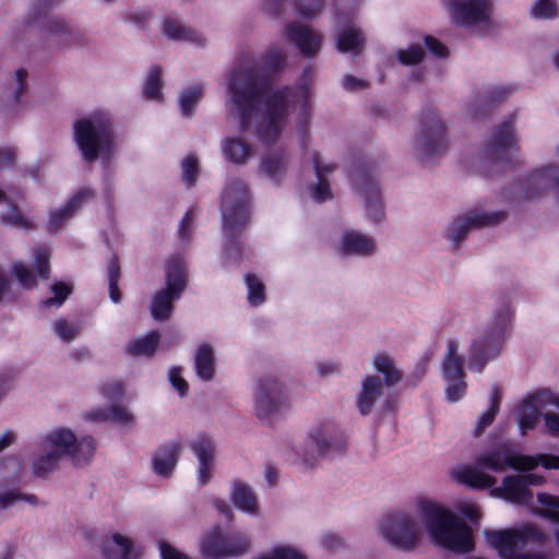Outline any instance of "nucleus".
<instances>
[{"mask_svg":"<svg viewBox=\"0 0 559 559\" xmlns=\"http://www.w3.org/2000/svg\"><path fill=\"white\" fill-rule=\"evenodd\" d=\"M504 218V212L486 213L472 211L464 216H457L453 219L447 237L454 243L455 249H457L460 242L465 239L471 228L497 225Z\"/></svg>","mask_w":559,"mask_h":559,"instance_id":"nucleus-16","label":"nucleus"},{"mask_svg":"<svg viewBox=\"0 0 559 559\" xmlns=\"http://www.w3.org/2000/svg\"><path fill=\"white\" fill-rule=\"evenodd\" d=\"M374 241L355 230H347L342 236V250L346 254L369 255L374 251Z\"/></svg>","mask_w":559,"mask_h":559,"instance_id":"nucleus-27","label":"nucleus"},{"mask_svg":"<svg viewBox=\"0 0 559 559\" xmlns=\"http://www.w3.org/2000/svg\"><path fill=\"white\" fill-rule=\"evenodd\" d=\"M74 140L85 162L92 163L112 145V131L108 119L94 116L74 122Z\"/></svg>","mask_w":559,"mask_h":559,"instance_id":"nucleus-6","label":"nucleus"},{"mask_svg":"<svg viewBox=\"0 0 559 559\" xmlns=\"http://www.w3.org/2000/svg\"><path fill=\"white\" fill-rule=\"evenodd\" d=\"M56 334L64 342L73 341L78 335V329L69 324L66 319H59L55 322Z\"/></svg>","mask_w":559,"mask_h":559,"instance_id":"nucleus-59","label":"nucleus"},{"mask_svg":"<svg viewBox=\"0 0 559 559\" xmlns=\"http://www.w3.org/2000/svg\"><path fill=\"white\" fill-rule=\"evenodd\" d=\"M57 0H38L31 10L27 25L32 26L50 11Z\"/></svg>","mask_w":559,"mask_h":559,"instance_id":"nucleus-58","label":"nucleus"},{"mask_svg":"<svg viewBox=\"0 0 559 559\" xmlns=\"http://www.w3.org/2000/svg\"><path fill=\"white\" fill-rule=\"evenodd\" d=\"M532 15L537 19H555L558 15L557 3L552 0H537L532 9Z\"/></svg>","mask_w":559,"mask_h":559,"instance_id":"nucleus-52","label":"nucleus"},{"mask_svg":"<svg viewBox=\"0 0 559 559\" xmlns=\"http://www.w3.org/2000/svg\"><path fill=\"white\" fill-rule=\"evenodd\" d=\"M13 273L16 276L19 283L26 289L34 288L37 285V281L32 271L22 262L13 264Z\"/></svg>","mask_w":559,"mask_h":559,"instance_id":"nucleus-54","label":"nucleus"},{"mask_svg":"<svg viewBox=\"0 0 559 559\" xmlns=\"http://www.w3.org/2000/svg\"><path fill=\"white\" fill-rule=\"evenodd\" d=\"M192 451L199 460V481L201 485H205L212 478V468L215 459V449L212 439L206 436L198 437L192 443Z\"/></svg>","mask_w":559,"mask_h":559,"instance_id":"nucleus-24","label":"nucleus"},{"mask_svg":"<svg viewBox=\"0 0 559 559\" xmlns=\"http://www.w3.org/2000/svg\"><path fill=\"white\" fill-rule=\"evenodd\" d=\"M250 542L241 535H224L219 528H214L202 542V552L212 559H223L243 556L249 551Z\"/></svg>","mask_w":559,"mask_h":559,"instance_id":"nucleus-14","label":"nucleus"},{"mask_svg":"<svg viewBox=\"0 0 559 559\" xmlns=\"http://www.w3.org/2000/svg\"><path fill=\"white\" fill-rule=\"evenodd\" d=\"M512 88L508 86H493L490 87L484 97V100L490 107H495L499 103L506 100L511 95Z\"/></svg>","mask_w":559,"mask_h":559,"instance_id":"nucleus-56","label":"nucleus"},{"mask_svg":"<svg viewBox=\"0 0 559 559\" xmlns=\"http://www.w3.org/2000/svg\"><path fill=\"white\" fill-rule=\"evenodd\" d=\"M286 37L305 57H314L321 49L322 37L312 28L297 22L287 24Z\"/></svg>","mask_w":559,"mask_h":559,"instance_id":"nucleus-20","label":"nucleus"},{"mask_svg":"<svg viewBox=\"0 0 559 559\" xmlns=\"http://www.w3.org/2000/svg\"><path fill=\"white\" fill-rule=\"evenodd\" d=\"M539 418L538 399L534 395L525 399L519 406L518 425L521 435L533 430Z\"/></svg>","mask_w":559,"mask_h":559,"instance_id":"nucleus-31","label":"nucleus"},{"mask_svg":"<svg viewBox=\"0 0 559 559\" xmlns=\"http://www.w3.org/2000/svg\"><path fill=\"white\" fill-rule=\"evenodd\" d=\"M522 457L523 454L513 451L507 445H500L493 451L478 455L475 462L478 467L497 473L503 472L506 467L522 472Z\"/></svg>","mask_w":559,"mask_h":559,"instance_id":"nucleus-19","label":"nucleus"},{"mask_svg":"<svg viewBox=\"0 0 559 559\" xmlns=\"http://www.w3.org/2000/svg\"><path fill=\"white\" fill-rule=\"evenodd\" d=\"M50 251L45 246H39L34 249V265L37 272V275L47 280L50 275Z\"/></svg>","mask_w":559,"mask_h":559,"instance_id":"nucleus-48","label":"nucleus"},{"mask_svg":"<svg viewBox=\"0 0 559 559\" xmlns=\"http://www.w3.org/2000/svg\"><path fill=\"white\" fill-rule=\"evenodd\" d=\"M223 152L229 162L241 165L252 153V146L240 138H227L223 144Z\"/></svg>","mask_w":559,"mask_h":559,"instance_id":"nucleus-33","label":"nucleus"},{"mask_svg":"<svg viewBox=\"0 0 559 559\" xmlns=\"http://www.w3.org/2000/svg\"><path fill=\"white\" fill-rule=\"evenodd\" d=\"M72 286L64 282H56L51 286V292L53 293V297L46 298L41 301V306L45 308L49 307H60L68 297L72 294Z\"/></svg>","mask_w":559,"mask_h":559,"instance_id":"nucleus-47","label":"nucleus"},{"mask_svg":"<svg viewBox=\"0 0 559 559\" xmlns=\"http://www.w3.org/2000/svg\"><path fill=\"white\" fill-rule=\"evenodd\" d=\"M93 198H95L94 190L86 187L79 189L62 207L49 213L48 230L50 233L58 231L84 203Z\"/></svg>","mask_w":559,"mask_h":559,"instance_id":"nucleus-21","label":"nucleus"},{"mask_svg":"<svg viewBox=\"0 0 559 559\" xmlns=\"http://www.w3.org/2000/svg\"><path fill=\"white\" fill-rule=\"evenodd\" d=\"M492 493L511 503L528 506L533 501V492L525 487L521 475H508L499 487L492 489Z\"/></svg>","mask_w":559,"mask_h":559,"instance_id":"nucleus-22","label":"nucleus"},{"mask_svg":"<svg viewBox=\"0 0 559 559\" xmlns=\"http://www.w3.org/2000/svg\"><path fill=\"white\" fill-rule=\"evenodd\" d=\"M235 506L247 512L257 510V499L252 490L242 483H235L233 495Z\"/></svg>","mask_w":559,"mask_h":559,"instance_id":"nucleus-37","label":"nucleus"},{"mask_svg":"<svg viewBox=\"0 0 559 559\" xmlns=\"http://www.w3.org/2000/svg\"><path fill=\"white\" fill-rule=\"evenodd\" d=\"M194 368L197 376L203 381H211L215 376V357L213 347L203 343L199 345L195 357Z\"/></svg>","mask_w":559,"mask_h":559,"instance_id":"nucleus-30","label":"nucleus"},{"mask_svg":"<svg viewBox=\"0 0 559 559\" xmlns=\"http://www.w3.org/2000/svg\"><path fill=\"white\" fill-rule=\"evenodd\" d=\"M263 63L270 72L278 73L285 64V57L278 49H271L264 55Z\"/></svg>","mask_w":559,"mask_h":559,"instance_id":"nucleus-57","label":"nucleus"},{"mask_svg":"<svg viewBox=\"0 0 559 559\" xmlns=\"http://www.w3.org/2000/svg\"><path fill=\"white\" fill-rule=\"evenodd\" d=\"M537 501L547 509L544 514L556 523H559V496L547 492L537 493Z\"/></svg>","mask_w":559,"mask_h":559,"instance_id":"nucleus-49","label":"nucleus"},{"mask_svg":"<svg viewBox=\"0 0 559 559\" xmlns=\"http://www.w3.org/2000/svg\"><path fill=\"white\" fill-rule=\"evenodd\" d=\"M273 78L255 69L234 70L228 83V94L237 108L239 127L246 132L258 112L262 97H265L264 121L257 129L258 139L267 145L274 144L286 120L290 88L283 86L274 92Z\"/></svg>","mask_w":559,"mask_h":559,"instance_id":"nucleus-1","label":"nucleus"},{"mask_svg":"<svg viewBox=\"0 0 559 559\" xmlns=\"http://www.w3.org/2000/svg\"><path fill=\"white\" fill-rule=\"evenodd\" d=\"M288 160L287 152L281 148L267 154L262 159L260 167L270 180L280 185L287 170Z\"/></svg>","mask_w":559,"mask_h":559,"instance_id":"nucleus-25","label":"nucleus"},{"mask_svg":"<svg viewBox=\"0 0 559 559\" xmlns=\"http://www.w3.org/2000/svg\"><path fill=\"white\" fill-rule=\"evenodd\" d=\"M45 444L60 449L64 455L71 456L75 465L87 464L93 457L96 443L92 436H83L78 440L76 436L68 428H59L45 438Z\"/></svg>","mask_w":559,"mask_h":559,"instance_id":"nucleus-10","label":"nucleus"},{"mask_svg":"<svg viewBox=\"0 0 559 559\" xmlns=\"http://www.w3.org/2000/svg\"><path fill=\"white\" fill-rule=\"evenodd\" d=\"M417 141L423 163L429 157L444 154L448 148L447 128L432 107L423 110Z\"/></svg>","mask_w":559,"mask_h":559,"instance_id":"nucleus-9","label":"nucleus"},{"mask_svg":"<svg viewBox=\"0 0 559 559\" xmlns=\"http://www.w3.org/2000/svg\"><path fill=\"white\" fill-rule=\"evenodd\" d=\"M143 96L150 100L162 99V68L152 67L143 88Z\"/></svg>","mask_w":559,"mask_h":559,"instance_id":"nucleus-42","label":"nucleus"},{"mask_svg":"<svg viewBox=\"0 0 559 559\" xmlns=\"http://www.w3.org/2000/svg\"><path fill=\"white\" fill-rule=\"evenodd\" d=\"M107 276L109 284V298L111 299L112 302L119 304L122 299V294L119 288L121 269L119 260L116 255H114L108 262Z\"/></svg>","mask_w":559,"mask_h":559,"instance_id":"nucleus-41","label":"nucleus"},{"mask_svg":"<svg viewBox=\"0 0 559 559\" xmlns=\"http://www.w3.org/2000/svg\"><path fill=\"white\" fill-rule=\"evenodd\" d=\"M417 507L436 546L460 555L474 551L473 532L463 519L427 499L418 500Z\"/></svg>","mask_w":559,"mask_h":559,"instance_id":"nucleus-2","label":"nucleus"},{"mask_svg":"<svg viewBox=\"0 0 559 559\" xmlns=\"http://www.w3.org/2000/svg\"><path fill=\"white\" fill-rule=\"evenodd\" d=\"M166 287L152 297L151 314L157 321L169 319L174 302L180 299L187 288L188 277L185 262L180 257L169 259L165 264Z\"/></svg>","mask_w":559,"mask_h":559,"instance_id":"nucleus-5","label":"nucleus"},{"mask_svg":"<svg viewBox=\"0 0 559 559\" xmlns=\"http://www.w3.org/2000/svg\"><path fill=\"white\" fill-rule=\"evenodd\" d=\"M88 418L94 421H114L121 425L130 424L133 419L131 414L118 405L94 411L88 414Z\"/></svg>","mask_w":559,"mask_h":559,"instance_id":"nucleus-36","label":"nucleus"},{"mask_svg":"<svg viewBox=\"0 0 559 559\" xmlns=\"http://www.w3.org/2000/svg\"><path fill=\"white\" fill-rule=\"evenodd\" d=\"M182 177L188 188H192L199 176V162L193 155L187 156L182 160Z\"/></svg>","mask_w":559,"mask_h":559,"instance_id":"nucleus-50","label":"nucleus"},{"mask_svg":"<svg viewBox=\"0 0 559 559\" xmlns=\"http://www.w3.org/2000/svg\"><path fill=\"white\" fill-rule=\"evenodd\" d=\"M255 413L261 420H271L286 406L282 384L275 378H262L255 388Z\"/></svg>","mask_w":559,"mask_h":559,"instance_id":"nucleus-15","label":"nucleus"},{"mask_svg":"<svg viewBox=\"0 0 559 559\" xmlns=\"http://www.w3.org/2000/svg\"><path fill=\"white\" fill-rule=\"evenodd\" d=\"M169 381L181 396L187 395L189 391L188 382L181 377V368L173 367L169 371Z\"/></svg>","mask_w":559,"mask_h":559,"instance_id":"nucleus-60","label":"nucleus"},{"mask_svg":"<svg viewBox=\"0 0 559 559\" xmlns=\"http://www.w3.org/2000/svg\"><path fill=\"white\" fill-rule=\"evenodd\" d=\"M425 51L420 45H413L397 52L399 61L404 66H415L423 61Z\"/></svg>","mask_w":559,"mask_h":559,"instance_id":"nucleus-51","label":"nucleus"},{"mask_svg":"<svg viewBox=\"0 0 559 559\" xmlns=\"http://www.w3.org/2000/svg\"><path fill=\"white\" fill-rule=\"evenodd\" d=\"M180 451V441L160 444L152 457L154 473L160 477H169L178 463Z\"/></svg>","mask_w":559,"mask_h":559,"instance_id":"nucleus-23","label":"nucleus"},{"mask_svg":"<svg viewBox=\"0 0 559 559\" xmlns=\"http://www.w3.org/2000/svg\"><path fill=\"white\" fill-rule=\"evenodd\" d=\"M377 371L383 374L388 386L395 385L402 380V373L394 367L392 359L388 355H379L373 361Z\"/></svg>","mask_w":559,"mask_h":559,"instance_id":"nucleus-39","label":"nucleus"},{"mask_svg":"<svg viewBox=\"0 0 559 559\" xmlns=\"http://www.w3.org/2000/svg\"><path fill=\"white\" fill-rule=\"evenodd\" d=\"M112 540L117 546L121 548V559H131V552L133 548L132 540L119 533L112 535Z\"/></svg>","mask_w":559,"mask_h":559,"instance_id":"nucleus-63","label":"nucleus"},{"mask_svg":"<svg viewBox=\"0 0 559 559\" xmlns=\"http://www.w3.org/2000/svg\"><path fill=\"white\" fill-rule=\"evenodd\" d=\"M324 5V0H311L309 3H304L300 0H295L294 8L296 14L305 19H312L321 12Z\"/></svg>","mask_w":559,"mask_h":559,"instance_id":"nucleus-53","label":"nucleus"},{"mask_svg":"<svg viewBox=\"0 0 559 559\" xmlns=\"http://www.w3.org/2000/svg\"><path fill=\"white\" fill-rule=\"evenodd\" d=\"M55 450L46 455H40L33 463V474L36 477L45 478L49 473L53 472L59 463L60 456L63 454L60 449L53 448Z\"/></svg>","mask_w":559,"mask_h":559,"instance_id":"nucleus-38","label":"nucleus"},{"mask_svg":"<svg viewBox=\"0 0 559 559\" xmlns=\"http://www.w3.org/2000/svg\"><path fill=\"white\" fill-rule=\"evenodd\" d=\"M445 4L461 26H472L489 20V0H447Z\"/></svg>","mask_w":559,"mask_h":559,"instance_id":"nucleus-17","label":"nucleus"},{"mask_svg":"<svg viewBox=\"0 0 559 559\" xmlns=\"http://www.w3.org/2000/svg\"><path fill=\"white\" fill-rule=\"evenodd\" d=\"M100 392L109 400H118L123 393V386L120 381L106 382L102 385Z\"/></svg>","mask_w":559,"mask_h":559,"instance_id":"nucleus-62","label":"nucleus"},{"mask_svg":"<svg viewBox=\"0 0 559 559\" xmlns=\"http://www.w3.org/2000/svg\"><path fill=\"white\" fill-rule=\"evenodd\" d=\"M513 311L509 305H503L495 317L493 328L485 336L478 337L471 345L469 368L481 372L487 362L500 353L503 335L511 322Z\"/></svg>","mask_w":559,"mask_h":559,"instance_id":"nucleus-7","label":"nucleus"},{"mask_svg":"<svg viewBox=\"0 0 559 559\" xmlns=\"http://www.w3.org/2000/svg\"><path fill=\"white\" fill-rule=\"evenodd\" d=\"M381 533L394 547L411 551L419 543V533L414 518L406 512L388 514L381 525Z\"/></svg>","mask_w":559,"mask_h":559,"instance_id":"nucleus-11","label":"nucleus"},{"mask_svg":"<svg viewBox=\"0 0 559 559\" xmlns=\"http://www.w3.org/2000/svg\"><path fill=\"white\" fill-rule=\"evenodd\" d=\"M45 29L55 37H62L63 44L74 41V31L61 17H48L45 23Z\"/></svg>","mask_w":559,"mask_h":559,"instance_id":"nucleus-43","label":"nucleus"},{"mask_svg":"<svg viewBox=\"0 0 559 559\" xmlns=\"http://www.w3.org/2000/svg\"><path fill=\"white\" fill-rule=\"evenodd\" d=\"M164 34L174 40H188L197 45L203 46V37L194 29L182 26L177 20L167 17L163 23Z\"/></svg>","mask_w":559,"mask_h":559,"instance_id":"nucleus-32","label":"nucleus"},{"mask_svg":"<svg viewBox=\"0 0 559 559\" xmlns=\"http://www.w3.org/2000/svg\"><path fill=\"white\" fill-rule=\"evenodd\" d=\"M365 45V38L361 32L355 27L348 26L341 31L337 36L336 47L341 52H360Z\"/></svg>","mask_w":559,"mask_h":559,"instance_id":"nucleus-34","label":"nucleus"},{"mask_svg":"<svg viewBox=\"0 0 559 559\" xmlns=\"http://www.w3.org/2000/svg\"><path fill=\"white\" fill-rule=\"evenodd\" d=\"M487 542L504 559H544L540 554H524L527 546L542 547L547 542L546 534L534 524L519 528L487 531Z\"/></svg>","mask_w":559,"mask_h":559,"instance_id":"nucleus-4","label":"nucleus"},{"mask_svg":"<svg viewBox=\"0 0 559 559\" xmlns=\"http://www.w3.org/2000/svg\"><path fill=\"white\" fill-rule=\"evenodd\" d=\"M159 344L158 331H151L143 337L135 338L128 344V353L132 356H153Z\"/></svg>","mask_w":559,"mask_h":559,"instance_id":"nucleus-35","label":"nucleus"},{"mask_svg":"<svg viewBox=\"0 0 559 559\" xmlns=\"http://www.w3.org/2000/svg\"><path fill=\"white\" fill-rule=\"evenodd\" d=\"M497 414H498L497 411H493L488 407V409L480 415V417L477 421L476 428H475V433L476 435L483 433V431L493 423Z\"/></svg>","mask_w":559,"mask_h":559,"instance_id":"nucleus-64","label":"nucleus"},{"mask_svg":"<svg viewBox=\"0 0 559 559\" xmlns=\"http://www.w3.org/2000/svg\"><path fill=\"white\" fill-rule=\"evenodd\" d=\"M17 501H25L32 504H36L37 498L34 495H25L19 490H10L0 495V509H5Z\"/></svg>","mask_w":559,"mask_h":559,"instance_id":"nucleus-55","label":"nucleus"},{"mask_svg":"<svg viewBox=\"0 0 559 559\" xmlns=\"http://www.w3.org/2000/svg\"><path fill=\"white\" fill-rule=\"evenodd\" d=\"M478 466H463L455 473V479L472 489L491 488L496 478L480 472Z\"/></svg>","mask_w":559,"mask_h":559,"instance_id":"nucleus-29","label":"nucleus"},{"mask_svg":"<svg viewBox=\"0 0 559 559\" xmlns=\"http://www.w3.org/2000/svg\"><path fill=\"white\" fill-rule=\"evenodd\" d=\"M203 90L201 85H193L187 88L179 98V105L182 116L190 117L193 114L194 107L201 100Z\"/></svg>","mask_w":559,"mask_h":559,"instance_id":"nucleus-44","label":"nucleus"},{"mask_svg":"<svg viewBox=\"0 0 559 559\" xmlns=\"http://www.w3.org/2000/svg\"><path fill=\"white\" fill-rule=\"evenodd\" d=\"M316 176L318 179L317 185L313 189V199L317 202H324L332 199V191L326 175L335 169L334 164H321L319 154H314L312 157Z\"/></svg>","mask_w":559,"mask_h":559,"instance_id":"nucleus-28","label":"nucleus"},{"mask_svg":"<svg viewBox=\"0 0 559 559\" xmlns=\"http://www.w3.org/2000/svg\"><path fill=\"white\" fill-rule=\"evenodd\" d=\"M310 438L320 456L342 454L346 450L344 432L334 423L328 421L320 425Z\"/></svg>","mask_w":559,"mask_h":559,"instance_id":"nucleus-18","label":"nucleus"},{"mask_svg":"<svg viewBox=\"0 0 559 559\" xmlns=\"http://www.w3.org/2000/svg\"><path fill=\"white\" fill-rule=\"evenodd\" d=\"M424 43L427 49L438 58H445L449 55L447 46H444L439 39L431 35L424 37Z\"/></svg>","mask_w":559,"mask_h":559,"instance_id":"nucleus-61","label":"nucleus"},{"mask_svg":"<svg viewBox=\"0 0 559 559\" xmlns=\"http://www.w3.org/2000/svg\"><path fill=\"white\" fill-rule=\"evenodd\" d=\"M522 472H530L542 465L546 469H559V455L556 454H537L524 455L522 457Z\"/></svg>","mask_w":559,"mask_h":559,"instance_id":"nucleus-40","label":"nucleus"},{"mask_svg":"<svg viewBox=\"0 0 559 559\" xmlns=\"http://www.w3.org/2000/svg\"><path fill=\"white\" fill-rule=\"evenodd\" d=\"M251 198L248 186L241 179L230 180L222 195L224 253L228 260L240 262L243 246L240 237L250 222Z\"/></svg>","mask_w":559,"mask_h":559,"instance_id":"nucleus-3","label":"nucleus"},{"mask_svg":"<svg viewBox=\"0 0 559 559\" xmlns=\"http://www.w3.org/2000/svg\"><path fill=\"white\" fill-rule=\"evenodd\" d=\"M0 222L23 230H33L35 228V224L24 217L19 206L14 203L10 205V213L0 215Z\"/></svg>","mask_w":559,"mask_h":559,"instance_id":"nucleus-45","label":"nucleus"},{"mask_svg":"<svg viewBox=\"0 0 559 559\" xmlns=\"http://www.w3.org/2000/svg\"><path fill=\"white\" fill-rule=\"evenodd\" d=\"M374 166L367 160L356 162L349 170V179L354 189L359 192L366 202L368 216L379 222L384 216L379 182L373 175Z\"/></svg>","mask_w":559,"mask_h":559,"instance_id":"nucleus-8","label":"nucleus"},{"mask_svg":"<svg viewBox=\"0 0 559 559\" xmlns=\"http://www.w3.org/2000/svg\"><path fill=\"white\" fill-rule=\"evenodd\" d=\"M456 341L449 340L447 352L442 361V376L447 382L445 395L451 403L460 401L466 393V373L464 371V358L459 355Z\"/></svg>","mask_w":559,"mask_h":559,"instance_id":"nucleus-12","label":"nucleus"},{"mask_svg":"<svg viewBox=\"0 0 559 559\" xmlns=\"http://www.w3.org/2000/svg\"><path fill=\"white\" fill-rule=\"evenodd\" d=\"M248 287V302L258 307L265 301V286L264 284L252 273H249L245 277Z\"/></svg>","mask_w":559,"mask_h":559,"instance_id":"nucleus-46","label":"nucleus"},{"mask_svg":"<svg viewBox=\"0 0 559 559\" xmlns=\"http://www.w3.org/2000/svg\"><path fill=\"white\" fill-rule=\"evenodd\" d=\"M514 120L515 115L513 114L495 127L485 147L486 158L491 164L501 163L504 167L512 166L511 162L507 158V154L511 151H518Z\"/></svg>","mask_w":559,"mask_h":559,"instance_id":"nucleus-13","label":"nucleus"},{"mask_svg":"<svg viewBox=\"0 0 559 559\" xmlns=\"http://www.w3.org/2000/svg\"><path fill=\"white\" fill-rule=\"evenodd\" d=\"M382 392V383L378 376H367L362 381L361 392L357 397V407L361 415H368Z\"/></svg>","mask_w":559,"mask_h":559,"instance_id":"nucleus-26","label":"nucleus"}]
</instances>
